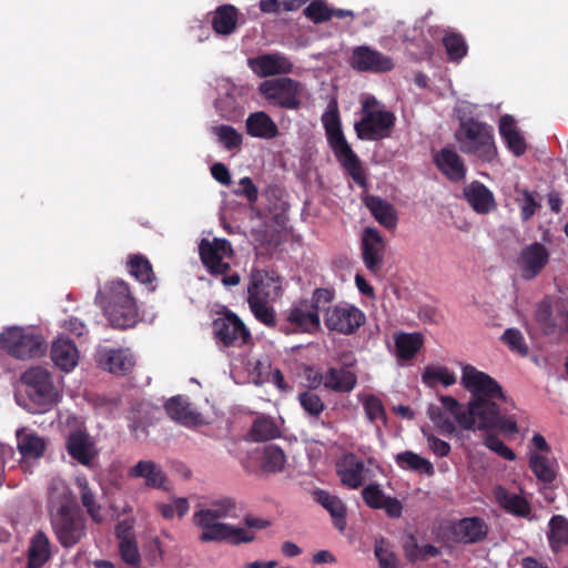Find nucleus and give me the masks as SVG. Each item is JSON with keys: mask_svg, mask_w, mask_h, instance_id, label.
I'll list each match as a JSON object with an SVG mask.
<instances>
[{"mask_svg": "<svg viewBox=\"0 0 568 568\" xmlns=\"http://www.w3.org/2000/svg\"><path fill=\"white\" fill-rule=\"evenodd\" d=\"M50 515L53 531L63 547L70 548L85 535L84 519L75 507L74 497L61 479L50 486Z\"/></svg>", "mask_w": 568, "mask_h": 568, "instance_id": "f257e3e1", "label": "nucleus"}, {"mask_svg": "<svg viewBox=\"0 0 568 568\" xmlns=\"http://www.w3.org/2000/svg\"><path fill=\"white\" fill-rule=\"evenodd\" d=\"M104 315L113 327L129 328L138 320V307L129 285L122 280L110 281L99 292Z\"/></svg>", "mask_w": 568, "mask_h": 568, "instance_id": "f03ea898", "label": "nucleus"}, {"mask_svg": "<svg viewBox=\"0 0 568 568\" xmlns=\"http://www.w3.org/2000/svg\"><path fill=\"white\" fill-rule=\"evenodd\" d=\"M328 143L341 164L351 174L353 180L358 184H364L365 174L361 165L358 156L347 143L341 125L337 103L332 100L322 115Z\"/></svg>", "mask_w": 568, "mask_h": 568, "instance_id": "7ed1b4c3", "label": "nucleus"}, {"mask_svg": "<svg viewBox=\"0 0 568 568\" xmlns=\"http://www.w3.org/2000/svg\"><path fill=\"white\" fill-rule=\"evenodd\" d=\"M280 278L264 271H255L251 275L247 287V301L254 316L267 326L275 325V313L272 303L281 295Z\"/></svg>", "mask_w": 568, "mask_h": 568, "instance_id": "20e7f679", "label": "nucleus"}, {"mask_svg": "<svg viewBox=\"0 0 568 568\" xmlns=\"http://www.w3.org/2000/svg\"><path fill=\"white\" fill-rule=\"evenodd\" d=\"M334 294L327 288H316L312 298L294 304L287 312L286 333H316L321 329L320 312L332 302Z\"/></svg>", "mask_w": 568, "mask_h": 568, "instance_id": "39448f33", "label": "nucleus"}, {"mask_svg": "<svg viewBox=\"0 0 568 568\" xmlns=\"http://www.w3.org/2000/svg\"><path fill=\"white\" fill-rule=\"evenodd\" d=\"M27 386L29 404L26 408L32 414H42L59 403L61 394L54 386L50 373L43 367H31L22 376Z\"/></svg>", "mask_w": 568, "mask_h": 568, "instance_id": "423d86ee", "label": "nucleus"}, {"mask_svg": "<svg viewBox=\"0 0 568 568\" xmlns=\"http://www.w3.org/2000/svg\"><path fill=\"white\" fill-rule=\"evenodd\" d=\"M395 115L387 111L373 95L362 99V119L355 123L361 140L376 141L390 135Z\"/></svg>", "mask_w": 568, "mask_h": 568, "instance_id": "0eeeda50", "label": "nucleus"}, {"mask_svg": "<svg viewBox=\"0 0 568 568\" xmlns=\"http://www.w3.org/2000/svg\"><path fill=\"white\" fill-rule=\"evenodd\" d=\"M460 150L484 161H491L496 146L490 126L474 119L462 120L456 132Z\"/></svg>", "mask_w": 568, "mask_h": 568, "instance_id": "6e6552de", "label": "nucleus"}, {"mask_svg": "<svg viewBox=\"0 0 568 568\" xmlns=\"http://www.w3.org/2000/svg\"><path fill=\"white\" fill-rule=\"evenodd\" d=\"M194 523L201 528L200 540L202 541H226L232 545L251 542L254 534L246 529L223 523L209 511H196Z\"/></svg>", "mask_w": 568, "mask_h": 568, "instance_id": "1a4fd4ad", "label": "nucleus"}, {"mask_svg": "<svg viewBox=\"0 0 568 568\" xmlns=\"http://www.w3.org/2000/svg\"><path fill=\"white\" fill-rule=\"evenodd\" d=\"M303 89L301 82L287 77L264 80L257 88L268 104L286 110L301 108Z\"/></svg>", "mask_w": 568, "mask_h": 568, "instance_id": "9d476101", "label": "nucleus"}, {"mask_svg": "<svg viewBox=\"0 0 568 568\" xmlns=\"http://www.w3.org/2000/svg\"><path fill=\"white\" fill-rule=\"evenodd\" d=\"M500 399H470L466 406L463 405L460 428L465 430H484L495 428L499 419Z\"/></svg>", "mask_w": 568, "mask_h": 568, "instance_id": "9b49d317", "label": "nucleus"}, {"mask_svg": "<svg viewBox=\"0 0 568 568\" xmlns=\"http://www.w3.org/2000/svg\"><path fill=\"white\" fill-rule=\"evenodd\" d=\"M41 337L30 329L10 327L0 334V347L10 355L26 359L41 352Z\"/></svg>", "mask_w": 568, "mask_h": 568, "instance_id": "f8f14e48", "label": "nucleus"}, {"mask_svg": "<svg viewBox=\"0 0 568 568\" xmlns=\"http://www.w3.org/2000/svg\"><path fill=\"white\" fill-rule=\"evenodd\" d=\"M460 383L471 395L470 399H506L498 382L475 366H462Z\"/></svg>", "mask_w": 568, "mask_h": 568, "instance_id": "ddd939ff", "label": "nucleus"}, {"mask_svg": "<svg viewBox=\"0 0 568 568\" xmlns=\"http://www.w3.org/2000/svg\"><path fill=\"white\" fill-rule=\"evenodd\" d=\"M324 324L328 331L349 335L365 322L364 313L349 304H338L332 307L325 306Z\"/></svg>", "mask_w": 568, "mask_h": 568, "instance_id": "4468645a", "label": "nucleus"}, {"mask_svg": "<svg viewBox=\"0 0 568 568\" xmlns=\"http://www.w3.org/2000/svg\"><path fill=\"white\" fill-rule=\"evenodd\" d=\"M201 261L211 274H225L230 268L233 250L229 241L203 239L199 245Z\"/></svg>", "mask_w": 568, "mask_h": 568, "instance_id": "2eb2a0df", "label": "nucleus"}, {"mask_svg": "<svg viewBox=\"0 0 568 568\" xmlns=\"http://www.w3.org/2000/svg\"><path fill=\"white\" fill-rule=\"evenodd\" d=\"M439 403L428 406V417L442 434L452 435L456 432V425L460 427L463 404L447 395L439 396Z\"/></svg>", "mask_w": 568, "mask_h": 568, "instance_id": "dca6fc26", "label": "nucleus"}, {"mask_svg": "<svg viewBox=\"0 0 568 568\" xmlns=\"http://www.w3.org/2000/svg\"><path fill=\"white\" fill-rule=\"evenodd\" d=\"M16 438L17 448L21 455L20 466L24 471H31L33 463L43 456L47 440L27 427L18 428L16 430Z\"/></svg>", "mask_w": 568, "mask_h": 568, "instance_id": "f3484780", "label": "nucleus"}, {"mask_svg": "<svg viewBox=\"0 0 568 568\" xmlns=\"http://www.w3.org/2000/svg\"><path fill=\"white\" fill-rule=\"evenodd\" d=\"M213 327L219 343L225 347H241L250 339V332L234 314L215 320Z\"/></svg>", "mask_w": 568, "mask_h": 568, "instance_id": "a211bd4d", "label": "nucleus"}, {"mask_svg": "<svg viewBox=\"0 0 568 568\" xmlns=\"http://www.w3.org/2000/svg\"><path fill=\"white\" fill-rule=\"evenodd\" d=\"M251 71L260 78L288 74L293 71V62L283 53H263L247 60Z\"/></svg>", "mask_w": 568, "mask_h": 568, "instance_id": "6ab92c4d", "label": "nucleus"}, {"mask_svg": "<svg viewBox=\"0 0 568 568\" xmlns=\"http://www.w3.org/2000/svg\"><path fill=\"white\" fill-rule=\"evenodd\" d=\"M95 359L100 367L115 375L129 374L135 365V357L129 348L100 347Z\"/></svg>", "mask_w": 568, "mask_h": 568, "instance_id": "aec40b11", "label": "nucleus"}, {"mask_svg": "<svg viewBox=\"0 0 568 568\" xmlns=\"http://www.w3.org/2000/svg\"><path fill=\"white\" fill-rule=\"evenodd\" d=\"M65 448L73 460L88 468L93 467L98 450L87 432L82 429L71 432L67 437Z\"/></svg>", "mask_w": 568, "mask_h": 568, "instance_id": "412c9836", "label": "nucleus"}, {"mask_svg": "<svg viewBox=\"0 0 568 568\" xmlns=\"http://www.w3.org/2000/svg\"><path fill=\"white\" fill-rule=\"evenodd\" d=\"M351 64L356 70L372 72H386L394 68V62L389 57L368 47L354 49Z\"/></svg>", "mask_w": 568, "mask_h": 568, "instance_id": "4be33fe9", "label": "nucleus"}, {"mask_svg": "<svg viewBox=\"0 0 568 568\" xmlns=\"http://www.w3.org/2000/svg\"><path fill=\"white\" fill-rule=\"evenodd\" d=\"M548 260L549 253L542 244L534 243L526 246L517 262L521 276L526 280L534 278L541 272Z\"/></svg>", "mask_w": 568, "mask_h": 568, "instance_id": "5701e85b", "label": "nucleus"}, {"mask_svg": "<svg viewBox=\"0 0 568 568\" xmlns=\"http://www.w3.org/2000/svg\"><path fill=\"white\" fill-rule=\"evenodd\" d=\"M246 371L250 379L256 385L272 383L278 389H285L284 377L281 371L272 367L271 361L267 356L252 357L248 359Z\"/></svg>", "mask_w": 568, "mask_h": 568, "instance_id": "b1692460", "label": "nucleus"}, {"mask_svg": "<svg viewBox=\"0 0 568 568\" xmlns=\"http://www.w3.org/2000/svg\"><path fill=\"white\" fill-rule=\"evenodd\" d=\"M336 468L342 484L351 489H357L367 479L364 463L354 454H345L338 460Z\"/></svg>", "mask_w": 568, "mask_h": 568, "instance_id": "393cba45", "label": "nucleus"}, {"mask_svg": "<svg viewBox=\"0 0 568 568\" xmlns=\"http://www.w3.org/2000/svg\"><path fill=\"white\" fill-rule=\"evenodd\" d=\"M488 528L484 519L467 517L454 523L450 527L452 539L462 544H474L484 539Z\"/></svg>", "mask_w": 568, "mask_h": 568, "instance_id": "a878e982", "label": "nucleus"}, {"mask_svg": "<svg viewBox=\"0 0 568 568\" xmlns=\"http://www.w3.org/2000/svg\"><path fill=\"white\" fill-rule=\"evenodd\" d=\"M362 246L366 267L371 272H378L385 253V243L379 232L374 229H366L363 234Z\"/></svg>", "mask_w": 568, "mask_h": 568, "instance_id": "bb28decb", "label": "nucleus"}, {"mask_svg": "<svg viewBox=\"0 0 568 568\" xmlns=\"http://www.w3.org/2000/svg\"><path fill=\"white\" fill-rule=\"evenodd\" d=\"M51 358L57 367L69 373L78 365L80 355L73 342L58 337L51 346Z\"/></svg>", "mask_w": 568, "mask_h": 568, "instance_id": "cd10ccee", "label": "nucleus"}, {"mask_svg": "<svg viewBox=\"0 0 568 568\" xmlns=\"http://www.w3.org/2000/svg\"><path fill=\"white\" fill-rule=\"evenodd\" d=\"M169 416L185 426H196L203 423L202 415L196 412L183 396H175L165 404Z\"/></svg>", "mask_w": 568, "mask_h": 568, "instance_id": "c85d7f7f", "label": "nucleus"}, {"mask_svg": "<svg viewBox=\"0 0 568 568\" xmlns=\"http://www.w3.org/2000/svg\"><path fill=\"white\" fill-rule=\"evenodd\" d=\"M248 135L262 140H272L278 135V126L275 121L264 111L251 113L245 121Z\"/></svg>", "mask_w": 568, "mask_h": 568, "instance_id": "c756f323", "label": "nucleus"}, {"mask_svg": "<svg viewBox=\"0 0 568 568\" xmlns=\"http://www.w3.org/2000/svg\"><path fill=\"white\" fill-rule=\"evenodd\" d=\"M394 354L398 362H407L414 358L424 344V336L420 333L395 332Z\"/></svg>", "mask_w": 568, "mask_h": 568, "instance_id": "7c9ffc66", "label": "nucleus"}, {"mask_svg": "<svg viewBox=\"0 0 568 568\" xmlns=\"http://www.w3.org/2000/svg\"><path fill=\"white\" fill-rule=\"evenodd\" d=\"M130 478H141L146 487L164 488L165 475L153 460H140L128 470Z\"/></svg>", "mask_w": 568, "mask_h": 568, "instance_id": "2f4dec72", "label": "nucleus"}, {"mask_svg": "<svg viewBox=\"0 0 568 568\" xmlns=\"http://www.w3.org/2000/svg\"><path fill=\"white\" fill-rule=\"evenodd\" d=\"M318 384H323L326 388H329L339 393H348L356 386V375L346 368H329L324 375L315 377Z\"/></svg>", "mask_w": 568, "mask_h": 568, "instance_id": "473e14b6", "label": "nucleus"}, {"mask_svg": "<svg viewBox=\"0 0 568 568\" xmlns=\"http://www.w3.org/2000/svg\"><path fill=\"white\" fill-rule=\"evenodd\" d=\"M434 160L438 170L449 180L460 181L465 178V165L454 150L445 148L436 153Z\"/></svg>", "mask_w": 568, "mask_h": 568, "instance_id": "72a5a7b5", "label": "nucleus"}, {"mask_svg": "<svg viewBox=\"0 0 568 568\" xmlns=\"http://www.w3.org/2000/svg\"><path fill=\"white\" fill-rule=\"evenodd\" d=\"M494 496L498 505L507 513L518 517H529L531 511L530 505L524 496L511 493L500 486L494 489Z\"/></svg>", "mask_w": 568, "mask_h": 568, "instance_id": "f704fd0d", "label": "nucleus"}, {"mask_svg": "<svg viewBox=\"0 0 568 568\" xmlns=\"http://www.w3.org/2000/svg\"><path fill=\"white\" fill-rule=\"evenodd\" d=\"M464 195L477 213H488L495 207L493 193L480 182L475 181L465 186Z\"/></svg>", "mask_w": 568, "mask_h": 568, "instance_id": "c9c22d12", "label": "nucleus"}, {"mask_svg": "<svg viewBox=\"0 0 568 568\" xmlns=\"http://www.w3.org/2000/svg\"><path fill=\"white\" fill-rule=\"evenodd\" d=\"M499 133L507 144V148L516 155L519 156L526 151V141L521 132L518 130L515 119L505 114L499 121Z\"/></svg>", "mask_w": 568, "mask_h": 568, "instance_id": "e433bc0d", "label": "nucleus"}, {"mask_svg": "<svg viewBox=\"0 0 568 568\" xmlns=\"http://www.w3.org/2000/svg\"><path fill=\"white\" fill-rule=\"evenodd\" d=\"M50 557V540L44 532L38 531L30 540L27 568H41Z\"/></svg>", "mask_w": 568, "mask_h": 568, "instance_id": "4c0bfd02", "label": "nucleus"}, {"mask_svg": "<svg viewBox=\"0 0 568 568\" xmlns=\"http://www.w3.org/2000/svg\"><path fill=\"white\" fill-rule=\"evenodd\" d=\"M365 204L383 226L387 229H394L396 226V211L389 202L381 199L379 196L369 195L365 199Z\"/></svg>", "mask_w": 568, "mask_h": 568, "instance_id": "58836bf2", "label": "nucleus"}, {"mask_svg": "<svg viewBox=\"0 0 568 568\" xmlns=\"http://www.w3.org/2000/svg\"><path fill=\"white\" fill-rule=\"evenodd\" d=\"M314 498L321 506H323L329 513L334 520V526L338 530H343L346 525V508L343 501L338 497L321 489L314 493Z\"/></svg>", "mask_w": 568, "mask_h": 568, "instance_id": "ea45409f", "label": "nucleus"}, {"mask_svg": "<svg viewBox=\"0 0 568 568\" xmlns=\"http://www.w3.org/2000/svg\"><path fill=\"white\" fill-rule=\"evenodd\" d=\"M529 467L544 483H551L556 477V463L550 453L529 452Z\"/></svg>", "mask_w": 568, "mask_h": 568, "instance_id": "a19ab883", "label": "nucleus"}, {"mask_svg": "<svg viewBox=\"0 0 568 568\" xmlns=\"http://www.w3.org/2000/svg\"><path fill=\"white\" fill-rule=\"evenodd\" d=\"M395 463L403 470L415 471L427 476H433L435 473L434 466L428 459L412 450L398 453L395 456Z\"/></svg>", "mask_w": 568, "mask_h": 568, "instance_id": "79ce46f5", "label": "nucleus"}, {"mask_svg": "<svg viewBox=\"0 0 568 568\" xmlns=\"http://www.w3.org/2000/svg\"><path fill=\"white\" fill-rule=\"evenodd\" d=\"M547 538L554 552L568 547V519L561 515H555L549 520Z\"/></svg>", "mask_w": 568, "mask_h": 568, "instance_id": "37998d69", "label": "nucleus"}, {"mask_svg": "<svg viewBox=\"0 0 568 568\" xmlns=\"http://www.w3.org/2000/svg\"><path fill=\"white\" fill-rule=\"evenodd\" d=\"M237 23V10L231 4L219 7L212 18L213 30L219 34L232 33Z\"/></svg>", "mask_w": 568, "mask_h": 568, "instance_id": "c03bdc74", "label": "nucleus"}, {"mask_svg": "<svg viewBox=\"0 0 568 568\" xmlns=\"http://www.w3.org/2000/svg\"><path fill=\"white\" fill-rule=\"evenodd\" d=\"M422 381L429 388H435L438 385L449 387L456 384L457 377L455 373L446 366L428 365L424 369Z\"/></svg>", "mask_w": 568, "mask_h": 568, "instance_id": "a18cd8bd", "label": "nucleus"}, {"mask_svg": "<svg viewBox=\"0 0 568 568\" xmlns=\"http://www.w3.org/2000/svg\"><path fill=\"white\" fill-rule=\"evenodd\" d=\"M260 464L265 473H280L286 464L285 453L276 445H266L260 453Z\"/></svg>", "mask_w": 568, "mask_h": 568, "instance_id": "49530a36", "label": "nucleus"}, {"mask_svg": "<svg viewBox=\"0 0 568 568\" xmlns=\"http://www.w3.org/2000/svg\"><path fill=\"white\" fill-rule=\"evenodd\" d=\"M536 320L545 333L550 334L556 329H564L560 323H557V315L551 305V301L546 297L536 310Z\"/></svg>", "mask_w": 568, "mask_h": 568, "instance_id": "de8ad7c7", "label": "nucleus"}, {"mask_svg": "<svg viewBox=\"0 0 568 568\" xmlns=\"http://www.w3.org/2000/svg\"><path fill=\"white\" fill-rule=\"evenodd\" d=\"M515 202L520 209V216L523 221H528L534 216L536 211L540 207V202L535 192L527 189H516Z\"/></svg>", "mask_w": 568, "mask_h": 568, "instance_id": "09e8293b", "label": "nucleus"}, {"mask_svg": "<svg viewBox=\"0 0 568 568\" xmlns=\"http://www.w3.org/2000/svg\"><path fill=\"white\" fill-rule=\"evenodd\" d=\"M75 483L80 491L82 505L87 508L94 521L101 523L103 518L100 514V506L95 503V497L89 487L88 479L83 476H78Z\"/></svg>", "mask_w": 568, "mask_h": 568, "instance_id": "8fccbe9b", "label": "nucleus"}, {"mask_svg": "<svg viewBox=\"0 0 568 568\" xmlns=\"http://www.w3.org/2000/svg\"><path fill=\"white\" fill-rule=\"evenodd\" d=\"M130 273L142 284H151L155 280L151 263L142 255H133L129 262Z\"/></svg>", "mask_w": 568, "mask_h": 568, "instance_id": "3c124183", "label": "nucleus"}, {"mask_svg": "<svg viewBox=\"0 0 568 568\" xmlns=\"http://www.w3.org/2000/svg\"><path fill=\"white\" fill-rule=\"evenodd\" d=\"M280 435L275 422L267 416L257 417L251 428V437L256 442L272 439Z\"/></svg>", "mask_w": 568, "mask_h": 568, "instance_id": "603ef678", "label": "nucleus"}, {"mask_svg": "<svg viewBox=\"0 0 568 568\" xmlns=\"http://www.w3.org/2000/svg\"><path fill=\"white\" fill-rule=\"evenodd\" d=\"M221 89L224 91L225 97H220L216 100V108L224 116H230L240 105L237 98L241 90L230 82H224Z\"/></svg>", "mask_w": 568, "mask_h": 568, "instance_id": "864d4df0", "label": "nucleus"}, {"mask_svg": "<svg viewBox=\"0 0 568 568\" xmlns=\"http://www.w3.org/2000/svg\"><path fill=\"white\" fill-rule=\"evenodd\" d=\"M374 554L379 568H397L398 559L389 541L384 538L377 539L374 546Z\"/></svg>", "mask_w": 568, "mask_h": 568, "instance_id": "5fc2aeb1", "label": "nucleus"}, {"mask_svg": "<svg viewBox=\"0 0 568 568\" xmlns=\"http://www.w3.org/2000/svg\"><path fill=\"white\" fill-rule=\"evenodd\" d=\"M443 42L450 61H459L466 55L467 44L460 34L447 33Z\"/></svg>", "mask_w": 568, "mask_h": 568, "instance_id": "6e6d98bb", "label": "nucleus"}, {"mask_svg": "<svg viewBox=\"0 0 568 568\" xmlns=\"http://www.w3.org/2000/svg\"><path fill=\"white\" fill-rule=\"evenodd\" d=\"M212 132L227 150L236 149L242 143V134L230 125L213 126Z\"/></svg>", "mask_w": 568, "mask_h": 568, "instance_id": "4d7b16f0", "label": "nucleus"}, {"mask_svg": "<svg viewBox=\"0 0 568 568\" xmlns=\"http://www.w3.org/2000/svg\"><path fill=\"white\" fill-rule=\"evenodd\" d=\"M236 503L230 497H224L214 500L207 508L200 511H209L215 518L221 520L232 518L235 516Z\"/></svg>", "mask_w": 568, "mask_h": 568, "instance_id": "13d9d810", "label": "nucleus"}, {"mask_svg": "<svg viewBox=\"0 0 568 568\" xmlns=\"http://www.w3.org/2000/svg\"><path fill=\"white\" fill-rule=\"evenodd\" d=\"M501 341L510 348V351L520 355L528 354V346L520 331L516 328L506 329L501 336Z\"/></svg>", "mask_w": 568, "mask_h": 568, "instance_id": "bf43d9fd", "label": "nucleus"}, {"mask_svg": "<svg viewBox=\"0 0 568 568\" xmlns=\"http://www.w3.org/2000/svg\"><path fill=\"white\" fill-rule=\"evenodd\" d=\"M362 403L367 418L371 422H385V410L382 402L374 395H367L362 398Z\"/></svg>", "mask_w": 568, "mask_h": 568, "instance_id": "052dcab7", "label": "nucleus"}, {"mask_svg": "<svg viewBox=\"0 0 568 568\" xmlns=\"http://www.w3.org/2000/svg\"><path fill=\"white\" fill-rule=\"evenodd\" d=\"M548 300L551 301V305L557 315V323H560L562 328H566L568 324V291L549 296Z\"/></svg>", "mask_w": 568, "mask_h": 568, "instance_id": "680f3d73", "label": "nucleus"}, {"mask_svg": "<svg viewBox=\"0 0 568 568\" xmlns=\"http://www.w3.org/2000/svg\"><path fill=\"white\" fill-rule=\"evenodd\" d=\"M159 509L162 516L166 519L183 517L189 511V501L185 498H175L170 504H161Z\"/></svg>", "mask_w": 568, "mask_h": 568, "instance_id": "e2e57ef3", "label": "nucleus"}, {"mask_svg": "<svg viewBox=\"0 0 568 568\" xmlns=\"http://www.w3.org/2000/svg\"><path fill=\"white\" fill-rule=\"evenodd\" d=\"M298 398L303 409L311 416H318L324 409L322 399L313 392H304Z\"/></svg>", "mask_w": 568, "mask_h": 568, "instance_id": "0e129e2a", "label": "nucleus"}, {"mask_svg": "<svg viewBox=\"0 0 568 568\" xmlns=\"http://www.w3.org/2000/svg\"><path fill=\"white\" fill-rule=\"evenodd\" d=\"M304 13L315 23H320L332 18L331 9L324 2L318 0L311 2L305 8Z\"/></svg>", "mask_w": 568, "mask_h": 568, "instance_id": "69168bd1", "label": "nucleus"}, {"mask_svg": "<svg viewBox=\"0 0 568 568\" xmlns=\"http://www.w3.org/2000/svg\"><path fill=\"white\" fill-rule=\"evenodd\" d=\"M119 549L122 559L132 566H138L141 561L140 552L136 546L135 540L132 539H124L123 541L119 542Z\"/></svg>", "mask_w": 568, "mask_h": 568, "instance_id": "338daca9", "label": "nucleus"}, {"mask_svg": "<svg viewBox=\"0 0 568 568\" xmlns=\"http://www.w3.org/2000/svg\"><path fill=\"white\" fill-rule=\"evenodd\" d=\"M422 433L427 440L428 449L438 457H446L450 452V445L436 437L427 428L423 427Z\"/></svg>", "mask_w": 568, "mask_h": 568, "instance_id": "774afa93", "label": "nucleus"}]
</instances>
